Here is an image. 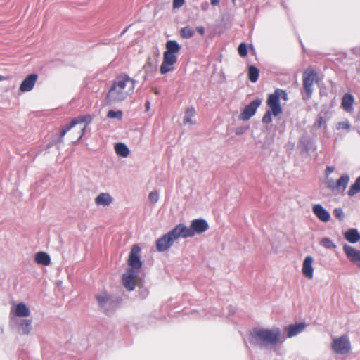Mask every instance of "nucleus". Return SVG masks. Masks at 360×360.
<instances>
[{"label":"nucleus","mask_w":360,"mask_h":360,"mask_svg":"<svg viewBox=\"0 0 360 360\" xmlns=\"http://www.w3.org/2000/svg\"><path fill=\"white\" fill-rule=\"evenodd\" d=\"M334 171V167L328 166L326 169V175L328 176L330 174H331Z\"/></svg>","instance_id":"obj_43"},{"label":"nucleus","mask_w":360,"mask_h":360,"mask_svg":"<svg viewBox=\"0 0 360 360\" xmlns=\"http://www.w3.org/2000/svg\"><path fill=\"white\" fill-rule=\"evenodd\" d=\"M259 70L254 65H251L248 69V77L252 82H256L259 77Z\"/></svg>","instance_id":"obj_29"},{"label":"nucleus","mask_w":360,"mask_h":360,"mask_svg":"<svg viewBox=\"0 0 360 360\" xmlns=\"http://www.w3.org/2000/svg\"><path fill=\"white\" fill-rule=\"evenodd\" d=\"M158 65V55L154 58L148 57L147 61L143 65V69L146 72H153L156 69Z\"/></svg>","instance_id":"obj_26"},{"label":"nucleus","mask_w":360,"mask_h":360,"mask_svg":"<svg viewBox=\"0 0 360 360\" xmlns=\"http://www.w3.org/2000/svg\"><path fill=\"white\" fill-rule=\"evenodd\" d=\"M349 181V177L347 174L342 175L336 182L335 191L337 193H342L345 190Z\"/></svg>","instance_id":"obj_22"},{"label":"nucleus","mask_w":360,"mask_h":360,"mask_svg":"<svg viewBox=\"0 0 360 360\" xmlns=\"http://www.w3.org/2000/svg\"><path fill=\"white\" fill-rule=\"evenodd\" d=\"M97 206L107 207L113 202V198L108 193H101L94 200Z\"/></svg>","instance_id":"obj_19"},{"label":"nucleus","mask_w":360,"mask_h":360,"mask_svg":"<svg viewBox=\"0 0 360 360\" xmlns=\"http://www.w3.org/2000/svg\"><path fill=\"white\" fill-rule=\"evenodd\" d=\"M271 115H272V112H271L270 111H267L266 112V114L264 115L263 118H262V122H264V123H269L271 122Z\"/></svg>","instance_id":"obj_40"},{"label":"nucleus","mask_w":360,"mask_h":360,"mask_svg":"<svg viewBox=\"0 0 360 360\" xmlns=\"http://www.w3.org/2000/svg\"><path fill=\"white\" fill-rule=\"evenodd\" d=\"M333 214L336 218L339 220L342 221L344 219L343 211L341 208H335L333 211Z\"/></svg>","instance_id":"obj_38"},{"label":"nucleus","mask_w":360,"mask_h":360,"mask_svg":"<svg viewBox=\"0 0 360 360\" xmlns=\"http://www.w3.org/2000/svg\"><path fill=\"white\" fill-rule=\"evenodd\" d=\"M266 103L269 108V111L272 112V115L276 117L282 112V107L280 104L279 100L277 99L276 96L270 94Z\"/></svg>","instance_id":"obj_15"},{"label":"nucleus","mask_w":360,"mask_h":360,"mask_svg":"<svg viewBox=\"0 0 360 360\" xmlns=\"http://www.w3.org/2000/svg\"><path fill=\"white\" fill-rule=\"evenodd\" d=\"M135 80L127 75L115 77L108 88L105 102L114 104L122 102L130 96L134 91Z\"/></svg>","instance_id":"obj_1"},{"label":"nucleus","mask_w":360,"mask_h":360,"mask_svg":"<svg viewBox=\"0 0 360 360\" xmlns=\"http://www.w3.org/2000/svg\"><path fill=\"white\" fill-rule=\"evenodd\" d=\"M306 328V324L303 322L291 324L284 328V331L287 334V337L291 338L301 333Z\"/></svg>","instance_id":"obj_17"},{"label":"nucleus","mask_w":360,"mask_h":360,"mask_svg":"<svg viewBox=\"0 0 360 360\" xmlns=\"http://www.w3.org/2000/svg\"><path fill=\"white\" fill-rule=\"evenodd\" d=\"M7 79V77L0 75V81L6 80Z\"/></svg>","instance_id":"obj_47"},{"label":"nucleus","mask_w":360,"mask_h":360,"mask_svg":"<svg viewBox=\"0 0 360 360\" xmlns=\"http://www.w3.org/2000/svg\"><path fill=\"white\" fill-rule=\"evenodd\" d=\"M238 51L241 57L246 56L248 53L246 44L244 43H241L238 48Z\"/></svg>","instance_id":"obj_35"},{"label":"nucleus","mask_w":360,"mask_h":360,"mask_svg":"<svg viewBox=\"0 0 360 360\" xmlns=\"http://www.w3.org/2000/svg\"><path fill=\"white\" fill-rule=\"evenodd\" d=\"M141 248L134 245L131 249L127 260L128 267L122 274V285L129 291L134 290L141 282L139 275L142 266L140 259Z\"/></svg>","instance_id":"obj_2"},{"label":"nucleus","mask_w":360,"mask_h":360,"mask_svg":"<svg viewBox=\"0 0 360 360\" xmlns=\"http://www.w3.org/2000/svg\"><path fill=\"white\" fill-rule=\"evenodd\" d=\"M108 118L121 120L122 117V112L121 110H109L107 115Z\"/></svg>","instance_id":"obj_33"},{"label":"nucleus","mask_w":360,"mask_h":360,"mask_svg":"<svg viewBox=\"0 0 360 360\" xmlns=\"http://www.w3.org/2000/svg\"><path fill=\"white\" fill-rule=\"evenodd\" d=\"M330 348L338 354L346 355L349 354L352 346L348 336L343 335L333 338L330 342Z\"/></svg>","instance_id":"obj_8"},{"label":"nucleus","mask_w":360,"mask_h":360,"mask_svg":"<svg viewBox=\"0 0 360 360\" xmlns=\"http://www.w3.org/2000/svg\"><path fill=\"white\" fill-rule=\"evenodd\" d=\"M182 238L181 231L176 225L172 230L160 237L156 241V248L159 252L167 250L179 238Z\"/></svg>","instance_id":"obj_6"},{"label":"nucleus","mask_w":360,"mask_h":360,"mask_svg":"<svg viewBox=\"0 0 360 360\" xmlns=\"http://www.w3.org/2000/svg\"><path fill=\"white\" fill-rule=\"evenodd\" d=\"M349 127H350V124L347 120L340 122L338 123V125H337L338 130H341V129L349 130Z\"/></svg>","instance_id":"obj_36"},{"label":"nucleus","mask_w":360,"mask_h":360,"mask_svg":"<svg viewBox=\"0 0 360 360\" xmlns=\"http://www.w3.org/2000/svg\"><path fill=\"white\" fill-rule=\"evenodd\" d=\"M354 102V96L349 94H345L342 97L341 105L345 111L350 112L353 110Z\"/></svg>","instance_id":"obj_20"},{"label":"nucleus","mask_w":360,"mask_h":360,"mask_svg":"<svg viewBox=\"0 0 360 360\" xmlns=\"http://www.w3.org/2000/svg\"><path fill=\"white\" fill-rule=\"evenodd\" d=\"M314 258L311 256H307L302 264V272L304 277L311 280L314 277V269L312 266Z\"/></svg>","instance_id":"obj_16"},{"label":"nucleus","mask_w":360,"mask_h":360,"mask_svg":"<svg viewBox=\"0 0 360 360\" xmlns=\"http://www.w3.org/2000/svg\"><path fill=\"white\" fill-rule=\"evenodd\" d=\"M261 103L262 101L259 98L252 101L248 105L245 107L243 111L240 114V120H248L255 114L256 110L261 105Z\"/></svg>","instance_id":"obj_12"},{"label":"nucleus","mask_w":360,"mask_h":360,"mask_svg":"<svg viewBox=\"0 0 360 360\" xmlns=\"http://www.w3.org/2000/svg\"><path fill=\"white\" fill-rule=\"evenodd\" d=\"M343 250L345 252L347 258L352 262L360 267V250H356L348 245H345L343 246Z\"/></svg>","instance_id":"obj_13"},{"label":"nucleus","mask_w":360,"mask_h":360,"mask_svg":"<svg viewBox=\"0 0 360 360\" xmlns=\"http://www.w3.org/2000/svg\"><path fill=\"white\" fill-rule=\"evenodd\" d=\"M319 244L326 249L334 250L336 248V245L329 238H323Z\"/></svg>","instance_id":"obj_31"},{"label":"nucleus","mask_w":360,"mask_h":360,"mask_svg":"<svg viewBox=\"0 0 360 360\" xmlns=\"http://www.w3.org/2000/svg\"><path fill=\"white\" fill-rule=\"evenodd\" d=\"M316 82V73L312 69H307L303 75V83L306 98L311 97L313 92V85Z\"/></svg>","instance_id":"obj_10"},{"label":"nucleus","mask_w":360,"mask_h":360,"mask_svg":"<svg viewBox=\"0 0 360 360\" xmlns=\"http://www.w3.org/2000/svg\"><path fill=\"white\" fill-rule=\"evenodd\" d=\"M195 34L194 30L190 26L181 28L179 31L180 36L184 39L191 38Z\"/></svg>","instance_id":"obj_28"},{"label":"nucleus","mask_w":360,"mask_h":360,"mask_svg":"<svg viewBox=\"0 0 360 360\" xmlns=\"http://www.w3.org/2000/svg\"><path fill=\"white\" fill-rule=\"evenodd\" d=\"M91 121L92 117L89 115L79 116L78 117L73 119L70 124L61 131L59 141L62 142L63 138L66 134V133L74 128L76 125L84 123L85 124L83 127L78 129L77 134L75 137L77 140H80L84 134L86 125L91 123Z\"/></svg>","instance_id":"obj_7"},{"label":"nucleus","mask_w":360,"mask_h":360,"mask_svg":"<svg viewBox=\"0 0 360 360\" xmlns=\"http://www.w3.org/2000/svg\"><path fill=\"white\" fill-rule=\"evenodd\" d=\"M149 105H150L149 102H147V103H146V108L147 109H148V108H149Z\"/></svg>","instance_id":"obj_48"},{"label":"nucleus","mask_w":360,"mask_h":360,"mask_svg":"<svg viewBox=\"0 0 360 360\" xmlns=\"http://www.w3.org/2000/svg\"><path fill=\"white\" fill-rule=\"evenodd\" d=\"M358 193H360V176L356 179L347 192L349 196H353Z\"/></svg>","instance_id":"obj_30"},{"label":"nucleus","mask_w":360,"mask_h":360,"mask_svg":"<svg viewBox=\"0 0 360 360\" xmlns=\"http://www.w3.org/2000/svg\"><path fill=\"white\" fill-rule=\"evenodd\" d=\"M345 238L352 243H355L360 240V234L356 229H349L344 233Z\"/></svg>","instance_id":"obj_21"},{"label":"nucleus","mask_w":360,"mask_h":360,"mask_svg":"<svg viewBox=\"0 0 360 360\" xmlns=\"http://www.w3.org/2000/svg\"><path fill=\"white\" fill-rule=\"evenodd\" d=\"M252 335L264 345H274L281 344L284 341V339L282 338L281 330L277 327L255 328L252 331Z\"/></svg>","instance_id":"obj_4"},{"label":"nucleus","mask_w":360,"mask_h":360,"mask_svg":"<svg viewBox=\"0 0 360 360\" xmlns=\"http://www.w3.org/2000/svg\"><path fill=\"white\" fill-rule=\"evenodd\" d=\"M31 314L30 309L24 302L13 304L10 311V325L14 326L18 323V318H27Z\"/></svg>","instance_id":"obj_9"},{"label":"nucleus","mask_w":360,"mask_h":360,"mask_svg":"<svg viewBox=\"0 0 360 360\" xmlns=\"http://www.w3.org/2000/svg\"><path fill=\"white\" fill-rule=\"evenodd\" d=\"M34 262L39 264L48 266L51 263V259L47 253L39 252L35 255Z\"/></svg>","instance_id":"obj_24"},{"label":"nucleus","mask_w":360,"mask_h":360,"mask_svg":"<svg viewBox=\"0 0 360 360\" xmlns=\"http://www.w3.org/2000/svg\"><path fill=\"white\" fill-rule=\"evenodd\" d=\"M273 96H276L277 99L280 101V99H283V101H288V97L287 93L282 89H276L274 94H272Z\"/></svg>","instance_id":"obj_32"},{"label":"nucleus","mask_w":360,"mask_h":360,"mask_svg":"<svg viewBox=\"0 0 360 360\" xmlns=\"http://www.w3.org/2000/svg\"><path fill=\"white\" fill-rule=\"evenodd\" d=\"M196 30H197V32H198L200 34H201V35H203V34H204L205 29H204V27H202V26L197 27H196Z\"/></svg>","instance_id":"obj_45"},{"label":"nucleus","mask_w":360,"mask_h":360,"mask_svg":"<svg viewBox=\"0 0 360 360\" xmlns=\"http://www.w3.org/2000/svg\"><path fill=\"white\" fill-rule=\"evenodd\" d=\"M77 131H78V129L75 131H73L70 134V136H71V139H72V141H77V140L76 139V136L77 134Z\"/></svg>","instance_id":"obj_44"},{"label":"nucleus","mask_w":360,"mask_h":360,"mask_svg":"<svg viewBox=\"0 0 360 360\" xmlns=\"http://www.w3.org/2000/svg\"><path fill=\"white\" fill-rule=\"evenodd\" d=\"M96 300L99 306L106 311L112 310L117 305V303L112 297L105 291L97 294Z\"/></svg>","instance_id":"obj_11"},{"label":"nucleus","mask_w":360,"mask_h":360,"mask_svg":"<svg viewBox=\"0 0 360 360\" xmlns=\"http://www.w3.org/2000/svg\"><path fill=\"white\" fill-rule=\"evenodd\" d=\"M23 335H29L32 330V321L30 319H22L19 323Z\"/></svg>","instance_id":"obj_27"},{"label":"nucleus","mask_w":360,"mask_h":360,"mask_svg":"<svg viewBox=\"0 0 360 360\" xmlns=\"http://www.w3.org/2000/svg\"><path fill=\"white\" fill-rule=\"evenodd\" d=\"M185 3L184 0H173L172 8L173 9H178L181 8Z\"/></svg>","instance_id":"obj_39"},{"label":"nucleus","mask_w":360,"mask_h":360,"mask_svg":"<svg viewBox=\"0 0 360 360\" xmlns=\"http://www.w3.org/2000/svg\"><path fill=\"white\" fill-rule=\"evenodd\" d=\"M148 200L152 203H155L159 200V193L157 191H153L148 194Z\"/></svg>","instance_id":"obj_34"},{"label":"nucleus","mask_w":360,"mask_h":360,"mask_svg":"<svg viewBox=\"0 0 360 360\" xmlns=\"http://www.w3.org/2000/svg\"><path fill=\"white\" fill-rule=\"evenodd\" d=\"M178 227L181 231L182 238H186L194 236L195 234H200L208 229V224L202 219H194L191 221L190 226L179 224Z\"/></svg>","instance_id":"obj_5"},{"label":"nucleus","mask_w":360,"mask_h":360,"mask_svg":"<svg viewBox=\"0 0 360 360\" xmlns=\"http://www.w3.org/2000/svg\"><path fill=\"white\" fill-rule=\"evenodd\" d=\"M210 4L213 6H217L219 4V0H211Z\"/></svg>","instance_id":"obj_46"},{"label":"nucleus","mask_w":360,"mask_h":360,"mask_svg":"<svg viewBox=\"0 0 360 360\" xmlns=\"http://www.w3.org/2000/svg\"><path fill=\"white\" fill-rule=\"evenodd\" d=\"M166 50L163 53V60L160 68L161 74L165 75L174 70V65L177 61V54L181 46L175 40H169L165 44Z\"/></svg>","instance_id":"obj_3"},{"label":"nucleus","mask_w":360,"mask_h":360,"mask_svg":"<svg viewBox=\"0 0 360 360\" xmlns=\"http://www.w3.org/2000/svg\"><path fill=\"white\" fill-rule=\"evenodd\" d=\"M236 0H232V1L234 3Z\"/></svg>","instance_id":"obj_49"},{"label":"nucleus","mask_w":360,"mask_h":360,"mask_svg":"<svg viewBox=\"0 0 360 360\" xmlns=\"http://www.w3.org/2000/svg\"><path fill=\"white\" fill-rule=\"evenodd\" d=\"M115 150L118 156L127 158L130 153V150L127 146L123 143H117L115 145Z\"/></svg>","instance_id":"obj_25"},{"label":"nucleus","mask_w":360,"mask_h":360,"mask_svg":"<svg viewBox=\"0 0 360 360\" xmlns=\"http://www.w3.org/2000/svg\"><path fill=\"white\" fill-rule=\"evenodd\" d=\"M335 184H336V183L333 181V179L327 177L326 181V185L329 189L335 191Z\"/></svg>","instance_id":"obj_37"},{"label":"nucleus","mask_w":360,"mask_h":360,"mask_svg":"<svg viewBox=\"0 0 360 360\" xmlns=\"http://www.w3.org/2000/svg\"><path fill=\"white\" fill-rule=\"evenodd\" d=\"M38 79V75L37 74H31L29 75L20 85L19 90L21 92H28L33 89L37 80Z\"/></svg>","instance_id":"obj_14"},{"label":"nucleus","mask_w":360,"mask_h":360,"mask_svg":"<svg viewBox=\"0 0 360 360\" xmlns=\"http://www.w3.org/2000/svg\"><path fill=\"white\" fill-rule=\"evenodd\" d=\"M314 214L323 222H328L330 219V213L319 204L314 205L312 208Z\"/></svg>","instance_id":"obj_18"},{"label":"nucleus","mask_w":360,"mask_h":360,"mask_svg":"<svg viewBox=\"0 0 360 360\" xmlns=\"http://www.w3.org/2000/svg\"><path fill=\"white\" fill-rule=\"evenodd\" d=\"M248 128H249L248 126H243V127H237L235 130V133L237 135H241L243 133H245L248 129Z\"/></svg>","instance_id":"obj_41"},{"label":"nucleus","mask_w":360,"mask_h":360,"mask_svg":"<svg viewBox=\"0 0 360 360\" xmlns=\"http://www.w3.org/2000/svg\"><path fill=\"white\" fill-rule=\"evenodd\" d=\"M309 145V147L308 146H304L302 148V151H304V152H309V150H312L313 151H314L316 150L315 147L312 145V144H308Z\"/></svg>","instance_id":"obj_42"},{"label":"nucleus","mask_w":360,"mask_h":360,"mask_svg":"<svg viewBox=\"0 0 360 360\" xmlns=\"http://www.w3.org/2000/svg\"><path fill=\"white\" fill-rule=\"evenodd\" d=\"M195 115V110L194 108L189 107L185 111V114L183 119V122L184 124L193 125L195 124V121L193 120V117Z\"/></svg>","instance_id":"obj_23"}]
</instances>
